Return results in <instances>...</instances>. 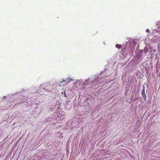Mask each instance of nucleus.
Returning <instances> with one entry per match:
<instances>
[{
	"instance_id": "423d86ee",
	"label": "nucleus",
	"mask_w": 160,
	"mask_h": 160,
	"mask_svg": "<svg viewBox=\"0 0 160 160\" xmlns=\"http://www.w3.org/2000/svg\"><path fill=\"white\" fill-rule=\"evenodd\" d=\"M89 79H90V78H88L87 79H86V80H85V83H84V84H85V85H88V84H86V82H88V81H89Z\"/></svg>"
},
{
	"instance_id": "4468645a",
	"label": "nucleus",
	"mask_w": 160,
	"mask_h": 160,
	"mask_svg": "<svg viewBox=\"0 0 160 160\" xmlns=\"http://www.w3.org/2000/svg\"><path fill=\"white\" fill-rule=\"evenodd\" d=\"M4 97L5 98V97H6V96H4Z\"/></svg>"
},
{
	"instance_id": "f8f14e48",
	"label": "nucleus",
	"mask_w": 160,
	"mask_h": 160,
	"mask_svg": "<svg viewBox=\"0 0 160 160\" xmlns=\"http://www.w3.org/2000/svg\"><path fill=\"white\" fill-rule=\"evenodd\" d=\"M158 23H159V25H160V21Z\"/></svg>"
},
{
	"instance_id": "f257e3e1",
	"label": "nucleus",
	"mask_w": 160,
	"mask_h": 160,
	"mask_svg": "<svg viewBox=\"0 0 160 160\" xmlns=\"http://www.w3.org/2000/svg\"><path fill=\"white\" fill-rule=\"evenodd\" d=\"M57 85L55 84H51L50 83H46L40 85V88H42L47 92L54 93V90L56 89Z\"/></svg>"
},
{
	"instance_id": "0eeeda50",
	"label": "nucleus",
	"mask_w": 160,
	"mask_h": 160,
	"mask_svg": "<svg viewBox=\"0 0 160 160\" xmlns=\"http://www.w3.org/2000/svg\"><path fill=\"white\" fill-rule=\"evenodd\" d=\"M79 82V83H81V82H82V80H77L76 81V82Z\"/></svg>"
},
{
	"instance_id": "7ed1b4c3",
	"label": "nucleus",
	"mask_w": 160,
	"mask_h": 160,
	"mask_svg": "<svg viewBox=\"0 0 160 160\" xmlns=\"http://www.w3.org/2000/svg\"><path fill=\"white\" fill-rule=\"evenodd\" d=\"M68 80V78H67L66 80H64V79H63L62 81L60 82V83H62V82H65V81H67ZM73 80L72 79V78H69V79H68V81L67 82H70L71 81H73Z\"/></svg>"
},
{
	"instance_id": "f03ea898",
	"label": "nucleus",
	"mask_w": 160,
	"mask_h": 160,
	"mask_svg": "<svg viewBox=\"0 0 160 160\" xmlns=\"http://www.w3.org/2000/svg\"><path fill=\"white\" fill-rule=\"evenodd\" d=\"M148 48L146 47H145L144 48V50H142V51L143 52V53H144V56H145L147 54V53L148 52Z\"/></svg>"
},
{
	"instance_id": "9d476101",
	"label": "nucleus",
	"mask_w": 160,
	"mask_h": 160,
	"mask_svg": "<svg viewBox=\"0 0 160 160\" xmlns=\"http://www.w3.org/2000/svg\"><path fill=\"white\" fill-rule=\"evenodd\" d=\"M146 31L147 32H149V30L148 29H147L146 30Z\"/></svg>"
},
{
	"instance_id": "6e6552de",
	"label": "nucleus",
	"mask_w": 160,
	"mask_h": 160,
	"mask_svg": "<svg viewBox=\"0 0 160 160\" xmlns=\"http://www.w3.org/2000/svg\"><path fill=\"white\" fill-rule=\"evenodd\" d=\"M142 97L145 100H146V95H142Z\"/></svg>"
},
{
	"instance_id": "39448f33",
	"label": "nucleus",
	"mask_w": 160,
	"mask_h": 160,
	"mask_svg": "<svg viewBox=\"0 0 160 160\" xmlns=\"http://www.w3.org/2000/svg\"><path fill=\"white\" fill-rule=\"evenodd\" d=\"M116 47L117 48H120L121 47V45L119 44H117L116 45Z\"/></svg>"
},
{
	"instance_id": "1a4fd4ad",
	"label": "nucleus",
	"mask_w": 160,
	"mask_h": 160,
	"mask_svg": "<svg viewBox=\"0 0 160 160\" xmlns=\"http://www.w3.org/2000/svg\"><path fill=\"white\" fill-rule=\"evenodd\" d=\"M97 79H95L94 80H93L92 81V83H94V82H95L96 81H97Z\"/></svg>"
},
{
	"instance_id": "ddd939ff",
	"label": "nucleus",
	"mask_w": 160,
	"mask_h": 160,
	"mask_svg": "<svg viewBox=\"0 0 160 160\" xmlns=\"http://www.w3.org/2000/svg\"><path fill=\"white\" fill-rule=\"evenodd\" d=\"M40 90V88H39L38 89V91H39Z\"/></svg>"
},
{
	"instance_id": "9b49d317",
	"label": "nucleus",
	"mask_w": 160,
	"mask_h": 160,
	"mask_svg": "<svg viewBox=\"0 0 160 160\" xmlns=\"http://www.w3.org/2000/svg\"><path fill=\"white\" fill-rule=\"evenodd\" d=\"M64 96L66 97H67V95H66V94H65V93H64Z\"/></svg>"
},
{
	"instance_id": "20e7f679",
	"label": "nucleus",
	"mask_w": 160,
	"mask_h": 160,
	"mask_svg": "<svg viewBox=\"0 0 160 160\" xmlns=\"http://www.w3.org/2000/svg\"><path fill=\"white\" fill-rule=\"evenodd\" d=\"M141 94L142 96L145 95V88L144 86L143 87V89L142 90Z\"/></svg>"
}]
</instances>
